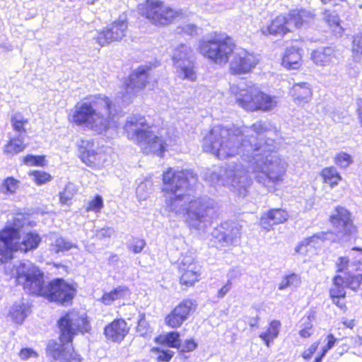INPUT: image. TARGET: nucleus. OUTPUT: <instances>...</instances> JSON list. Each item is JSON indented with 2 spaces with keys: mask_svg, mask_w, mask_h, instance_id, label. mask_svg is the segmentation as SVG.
Listing matches in <instances>:
<instances>
[{
  "mask_svg": "<svg viewBox=\"0 0 362 362\" xmlns=\"http://www.w3.org/2000/svg\"><path fill=\"white\" fill-rule=\"evenodd\" d=\"M288 218L286 211L281 209H273L264 213L260 219V225L267 230H269L274 225L285 222Z\"/></svg>",
  "mask_w": 362,
  "mask_h": 362,
  "instance_id": "26",
  "label": "nucleus"
},
{
  "mask_svg": "<svg viewBox=\"0 0 362 362\" xmlns=\"http://www.w3.org/2000/svg\"><path fill=\"white\" fill-rule=\"evenodd\" d=\"M129 290L126 287L119 286L110 293H105L103 296V302L106 305L111 304L113 301L124 298L129 296Z\"/></svg>",
  "mask_w": 362,
  "mask_h": 362,
  "instance_id": "37",
  "label": "nucleus"
},
{
  "mask_svg": "<svg viewBox=\"0 0 362 362\" xmlns=\"http://www.w3.org/2000/svg\"><path fill=\"white\" fill-rule=\"evenodd\" d=\"M147 187H148V182H146L140 183L139 185V186L137 187L136 194L140 199H146V197L148 194V192L146 191V189H147Z\"/></svg>",
  "mask_w": 362,
  "mask_h": 362,
  "instance_id": "56",
  "label": "nucleus"
},
{
  "mask_svg": "<svg viewBox=\"0 0 362 362\" xmlns=\"http://www.w3.org/2000/svg\"><path fill=\"white\" fill-rule=\"evenodd\" d=\"M281 327V322L278 320H273L270 322L267 332L262 333L259 337L264 341L267 347L269 346L271 341L277 337Z\"/></svg>",
  "mask_w": 362,
  "mask_h": 362,
  "instance_id": "36",
  "label": "nucleus"
},
{
  "mask_svg": "<svg viewBox=\"0 0 362 362\" xmlns=\"http://www.w3.org/2000/svg\"><path fill=\"white\" fill-rule=\"evenodd\" d=\"M301 64V54L294 47L287 48L282 58V65L288 69H297Z\"/></svg>",
  "mask_w": 362,
  "mask_h": 362,
  "instance_id": "29",
  "label": "nucleus"
},
{
  "mask_svg": "<svg viewBox=\"0 0 362 362\" xmlns=\"http://www.w3.org/2000/svg\"><path fill=\"white\" fill-rule=\"evenodd\" d=\"M60 331L59 342L49 341L47 346V354L52 362H80L73 356L72 340L79 332H88V322L83 315L72 310L58 321Z\"/></svg>",
  "mask_w": 362,
  "mask_h": 362,
  "instance_id": "4",
  "label": "nucleus"
},
{
  "mask_svg": "<svg viewBox=\"0 0 362 362\" xmlns=\"http://www.w3.org/2000/svg\"><path fill=\"white\" fill-rule=\"evenodd\" d=\"M28 123V119H25L21 113L16 112L11 117V124L15 131L23 133L25 132L24 128L25 124Z\"/></svg>",
  "mask_w": 362,
  "mask_h": 362,
  "instance_id": "43",
  "label": "nucleus"
},
{
  "mask_svg": "<svg viewBox=\"0 0 362 362\" xmlns=\"http://www.w3.org/2000/svg\"><path fill=\"white\" fill-rule=\"evenodd\" d=\"M92 158H93V160L92 159V166L94 165L99 168L107 160V153L103 149L95 153L92 152Z\"/></svg>",
  "mask_w": 362,
  "mask_h": 362,
  "instance_id": "49",
  "label": "nucleus"
},
{
  "mask_svg": "<svg viewBox=\"0 0 362 362\" xmlns=\"http://www.w3.org/2000/svg\"><path fill=\"white\" fill-rule=\"evenodd\" d=\"M179 273L180 284L191 286L199 281L201 267L195 262L194 257L185 256L179 263Z\"/></svg>",
  "mask_w": 362,
  "mask_h": 362,
  "instance_id": "21",
  "label": "nucleus"
},
{
  "mask_svg": "<svg viewBox=\"0 0 362 362\" xmlns=\"http://www.w3.org/2000/svg\"><path fill=\"white\" fill-rule=\"evenodd\" d=\"M29 175L33 177V181L38 185H43L52 180V176L41 170H33L29 173Z\"/></svg>",
  "mask_w": 362,
  "mask_h": 362,
  "instance_id": "44",
  "label": "nucleus"
},
{
  "mask_svg": "<svg viewBox=\"0 0 362 362\" xmlns=\"http://www.w3.org/2000/svg\"><path fill=\"white\" fill-rule=\"evenodd\" d=\"M76 192V188L73 183H68L64 190L59 192V202L62 205H70Z\"/></svg>",
  "mask_w": 362,
  "mask_h": 362,
  "instance_id": "39",
  "label": "nucleus"
},
{
  "mask_svg": "<svg viewBox=\"0 0 362 362\" xmlns=\"http://www.w3.org/2000/svg\"><path fill=\"white\" fill-rule=\"evenodd\" d=\"M78 156L87 166L90 165V143L87 140H81L78 144Z\"/></svg>",
  "mask_w": 362,
  "mask_h": 362,
  "instance_id": "38",
  "label": "nucleus"
},
{
  "mask_svg": "<svg viewBox=\"0 0 362 362\" xmlns=\"http://www.w3.org/2000/svg\"><path fill=\"white\" fill-rule=\"evenodd\" d=\"M197 346V343L193 339H187L186 340L184 344L181 346L180 345V353L183 355V357L185 358H187V356H185L184 355L186 352H191L194 351Z\"/></svg>",
  "mask_w": 362,
  "mask_h": 362,
  "instance_id": "50",
  "label": "nucleus"
},
{
  "mask_svg": "<svg viewBox=\"0 0 362 362\" xmlns=\"http://www.w3.org/2000/svg\"><path fill=\"white\" fill-rule=\"evenodd\" d=\"M333 234L331 232H319L313 236L302 240L296 246L295 250L297 253H304L308 251V247L320 248L326 240H334Z\"/></svg>",
  "mask_w": 362,
  "mask_h": 362,
  "instance_id": "22",
  "label": "nucleus"
},
{
  "mask_svg": "<svg viewBox=\"0 0 362 362\" xmlns=\"http://www.w3.org/2000/svg\"><path fill=\"white\" fill-rule=\"evenodd\" d=\"M151 329L145 319H141L137 325V332L142 337L147 336L151 332Z\"/></svg>",
  "mask_w": 362,
  "mask_h": 362,
  "instance_id": "52",
  "label": "nucleus"
},
{
  "mask_svg": "<svg viewBox=\"0 0 362 362\" xmlns=\"http://www.w3.org/2000/svg\"><path fill=\"white\" fill-rule=\"evenodd\" d=\"M318 347V343L315 342L308 349H306L303 354V357L305 359H309L311 358L313 354L316 351Z\"/></svg>",
  "mask_w": 362,
  "mask_h": 362,
  "instance_id": "60",
  "label": "nucleus"
},
{
  "mask_svg": "<svg viewBox=\"0 0 362 362\" xmlns=\"http://www.w3.org/2000/svg\"><path fill=\"white\" fill-rule=\"evenodd\" d=\"M352 52L354 57L360 58L362 55V30L353 37Z\"/></svg>",
  "mask_w": 362,
  "mask_h": 362,
  "instance_id": "45",
  "label": "nucleus"
},
{
  "mask_svg": "<svg viewBox=\"0 0 362 362\" xmlns=\"http://www.w3.org/2000/svg\"><path fill=\"white\" fill-rule=\"evenodd\" d=\"M196 307V304L190 299L182 300L165 317V324L172 328L180 327L195 311Z\"/></svg>",
  "mask_w": 362,
  "mask_h": 362,
  "instance_id": "20",
  "label": "nucleus"
},
{
  "mask_svg": "<svg viewBox=\"0 0 362 362\" xmlns=\"http://www.w3.org/2000/svg\"><path fill=\"white\" fill-rule=\"evenodd\" d=\"M314 21V15L306 10H293L287 16L280 15L267 25L261 28V32L264 35H285L291 32L294 28L308 25Z\"/></svg>",
  "mask_w": 362,
  "mask_h": 362,
  "instance_id": "9",
  "label": "nucleus"
},
{
  "mask_svg": "<svg viewBox=\"0 0 362 362\" xmlns=\"http://www.w3.org/2000/svg\"><path fill=\"white\" fill-rule=\"evenodd\" d=\"M205 178L211 185L228 187L238 196L243 197L247 194L251 184L248 170L243 164L236 163L209 169L205 173Z\"/></svg>",
  "mask_w": 362,
  "mask_h": 362,
  "instance_id": "6",
  "label": "nucleus"
},
{
  "mask_svg": "<svg viewBox=\"0 0 362 362\" xmlns=\"http://www.w3.org/2000/svg\"><path fill=\"white\" fill-rule=\"evenodd\" d=\"M115 233V230L111 227L103 228L95 231V236L99 239L110 238Z\"/></svg>",
  "mask_w": 362,
  "mask_h": 362,
  "instance_id": "54",
  "label": "nucleus"
},
{
  "mask_svg": "<svg viewBox=\"0 0 362 362\" xmlns=\"http://www.w3.org/2000/svg\"><path fill=\"white\" fill-rule=\"evenodd\" d=\"M241 227L238 224H221L211 233L212 245L217 248L235 246L240 243Z\"/></svg>",
  "mask_w": 362,
  "mask_h": 362,
  "instance_id": "15",
  "label": "nucleus"
},
{
  "mask_svg": "<svg viewBox=\"0 0 362 362\" xmlns=\"http://www.w3.org/2000/svg\"><path fill=\"white\" fill-rule=\"evenodd\" d=\"M241 227L238 224H221L211 233L212 245L217 248L235 246L240 243Z\"/></svg>",
  "mask_w": 362,
  "mask_h": 362,
  "instance_id": "14",
  "label": "nucleus"
},
{
  "mask_svg": "<svg viewBox=\"0 0 362 362\" xmlns=\"http://www.w3.org/2000/svg\"><path fill=\"white\" fill-rule=\"evenodd\" d=\"M15 275L18 284L30 294L45 296L62 304L72 300L76 289L62 279H56L45 285L44 274L37 267L27 261L15 266Z\"/></svg>",
  "mask_w": 362,
  "mask_h": 362,
  "instance_id": "3",
  "label": "nucleus"
},
{
  "mask_svg": "<svg viewBox=\"0 0 362 362\" xmlns=\"http://www.w3.org/2000/svg\"><path fill=\"white\" fill-rule=\"evenodd\" d=\"M358 267L359 269L357 272L347 274L346 285L354 291L358 288L362 284V269L361 265Z\"/></svg>",
  "mask_w": 362,
  "mask_h": 362,
  "instance_id": "40",
  "label": "nucleus"
},
{
  "mask_svg": "<svg viewBox=\"0 0 362 362\" xmlns=\"http://www.w3.org/2000/svg\"><path fill=\"white\" fill-rule=\"evenodd\" d=\"M25 165L30 166H44L45 157L42 156L28 155L23 158Z\"/></svg>",
  "mask_w": 362,
  "mask_h": 362,
  "instance_id": "48",
  "label": "nucleus"
},
{
  "mask_svg": "<svg viewBox=\"0 0 362 362\" xmlns=\"http://www.w3.org/2000/svg\"><path fill=\"white\" fill-rule=\"evenodd\" d=\"M290 95L298 105H303L310 101L313 95L311 86L306 82L296 83L290 90Z\"/></svg>",
  "mask_w": 362,
  "mask_h": 362,
  "instance_id": "27",
  "label": "nucleus"
},
{
  "mask_svg": "<svg viewBox=\"0 0 362 362\" xmlns=\"http://www.w3.org/2000/svg\"><path fill=\"white\" fill-rule=\"evenodd\" d=\"M92 131L102 134L110 127L118 126V116L105 96L92 95Z\"/></svg>",
  "mask_w": 362,
  "mask_h": 362,
  "instance_id": "11",
  "label": "nucleus"
},
{
  "mask_svg": "<svg viewBox=\"0 0 362 362\" xmlns=\"http://www.w3.org/2000/svg\"><path fill=\"white\" fill-rule=\"evenodd\" d=\"M346 278L347 274H344V276L337 275L334 278L333 284L334 285H338V286H341L345 288L347 286L346 285Z\"/></svg>",
  "mask_w": 362,
  "mask_h": 362,
  "instance_id": "61",
  "label": "nucleus"
},
{
  "mask_svg": "<svg viewBox=\"0 0 362 362\" xmlns=\"http://www.w3.org/2000/svg\"><path fill=\"white\" fill-rule=\"evenodd\" d=\"M334 162L340 168H346L352 163L353 160L349 154L340 152L335 156Z\"/></svg>",
  "mask_w": 362,
  "mask_h": 362,
  "instance_id": "47",
  "label": "nucleus"
},
{
  "mask_svg": "<svg viewBox=\"0 0 362 362\" xmlns=\"http://www.w3.org/2000/svg\"><path fill=\"white\" fill-rule=\"evenodd\" d=\"M127 28L126 16H120L117 21L112 22L105 30L99 32L95 39L101 47L114 41H119L125 36Z\"/></svg>",
  "mask_w": 362,
  "mask_h": 362,
  "instance_id": "18",
  "label": "nucleus"
},
{
  "mask_svg": "<svg viewBox=\"0 0 362 362\" xmlns=\"http://www.w3.org/2000/svg\"><path fill=\"white\" fill-rule=\"evenodd\" d=\"M178 33H185L189 35H193L197 33V27L194 25V24H185L182 26H180L177 28Z\"/></svg>",
  "mask_w": 362,
  "mask_h": 362,
  "instance_id": "55",
  "label": "nucleus"
},
{
  "mask_svg": "<svg viewBox=\"0 0 362 362\" xmlns=\"http://www.w3.org/2000/svg\"><path fill=\"white\" fill-rule=\"evenodd\" d=\"M322 13V20L328 25L334 34L337 36H341L344 29L340 25V19L336 11L324 9Z\"/></svg>",
  "mask_w": 362,
  "mask_h": 362,
  "instance_id": "30",
  "label": "nucleus"
},
{
  "mask_svg": "<svg viewBox=\"0 0 362 362\" xmlns=\"http://www.w3.org/2000/svg\"><path fill=\"white\" fill-rule=\"evenodd\" d=\"M48 240L49 250L55 253L64 252L74 247L71 242L57 234H51Z\"/></svg>",
  "mask_w": 362,
  "mask_h": 362,
  "instance_id": "31",
  "label": "nucleus"
},
{
  "mask_svg": "<svg viewBox=\"0 0 362 362\" xmlns=\"http://www.w3.org/2000/svg\"><path fill=\"white\" fill-rule=\"evenodd\" d=\"M104 206L103 199L101 196L96 195L92 199V211L95 213H100Z\"/></svg>",
  "mask_w": 362,
  "mask_h": 362,
  "instance_id": "53",
  "label": "nucleus"
},
{
  "mask_svg": "<svg viewBox=\"0 0 362 362\" xmlns=\"http://www.w3.org/2000/svg\"><path fill=\"white\" fill-rule=\"evenodd\" d=\"M124 129L128 139L137 144L144 153L161 156L165 151L166 141L150 130L144 117L139 115L129 117Z\"/></svg>",
  "mask_w": 362,
  "mask_h": 362,
  "instance_id": "8",
  "label": "nucleus"
},
{
  "mask_svg": "<svg viewBox=\"0 0 362 362\" xmlns=\"http://www.w3.org/2000/svg\"><path fill=\"white\" fill-rule=\"evenodd\" d=\"M329 221L339 237L355 232L351 213L344 206H337L329 216Z\"/></svg>",
  "mask_w": 362,
  "mask_h": 362,
  "instance_id": "19",
  "label": "nucleus"
},
{
  "mask_svg": "<svg viewBox=\"0 0 362 362\" xmlns=\"http://www.w3.org/2000/svg\"><path fill=\"white\" fill-rule=\"evenodd\" d=\"M232 283L230 280L227 281V283L223 286L218 291L217 297L219 298H223L231 289Z\"/></svg>",
  "mask_w": 362,
  "mask_h": 362,
  "instance_id": "59",
  "label": "nucleus"
},
{
  "mask_svg": "<svg viewBox=\"0 0 362 362\" xmlns=\"http://www.w3.org/2000/svg\"><path fill=\"white\" fill-rule=\"evenodd\" d=\"M141 15L145 16L156 25H165L174 20L182 18L181 11H175L159 0H146L139 6Z\"/></svg>",
  "mask_w": 362,
  "mask_h": 362,
  "instance_id": "12",
  "label": "nucleus"
},
{
  "mask_svg": "<svg viewBox=\"0 0 362 362\" xmlns=\"http://www.w3.org/2000/svg\"><path fill=\"white\" fill-rule=\"evenodd\" d=\"M173 61L177 73L180 77L189 81L197 78L194 70L193 50L186 44H180L173 54Z\"/></svg>",
  "mask_w": 362,
  "mask_h": 362,
  "instance_id": "13",
  "label": "nucleus"
},
{
  "mask_svg": "<svg viewBox=\"0 0 362 362\" xmlns=\"http://www.w3.org/2000/svg\"><path fill=\"white\" fill-rule=\"evenodd\" d=\"M153 350L158 352V355L157 357V360L158 361L168 362L171 360L174 354V352L170 350L160 351L158 348H154Z\"/></svg>",
  "mask_w": 362,
  "mask_h": 362,
  "instance_id": "51",
  "label": "nucleus"
},
{
  "mask_svg": "<svg viewBox=\"0 0 362 362\" xmlns=\"http://www.w3.org/2000/svg\"><path fill=\"white\" fill-rule=\"evenodd\" d=\"M338 272H344V274H349L353 272H357L359 267L354 264H349V260L346 257H339L337 262Z\"/></svg>",
  "mask_w": 362,
  "mask_h": 362,
  "instance_id": "42",
  "label": "nucleus"
},
{
  "mask_svg": "<svg viewBox=\"0 0 362 362\" xmlns=\"http://www.w3.org/2000/svg\"><path fill=\"white\" fill-rule=\"evenodd\" d=\"M327 344L322 349L323 355H325L327 354V352L328 351V350L331 349L334 346V344L337 340L332 334H329L327 336Z\"/></svg>",
  "mask_w": 362,
  "mask_h": 362,
  "instance_id": "62",
  "label": "nucleus"
},
{
  "mask_svg": "<svg viewBox=\"0 0 362 362\" xmlns=\"http://www.w3.org/2000/svg\"><path fill=\"white\" fill-rule=\"evenodd\" d=\"M25 148L24 144V136L19 135L17 137L12 138L4 147V153L14 155L23 151Z\"/></svg>",
  "mask_w": 362,
  "mask_h": 362,
  "instance_id": "34",
  "label": "nucleus"
},
{
  "mask_svg": "<svg viewBox=\"0 0 362 362\" xmlns=\"http://www.w3.org/2000/svg\"><path fill=\"white\" fill-rule=\"evenodd\" d=\"M19 356L22 360H27L31 357H37V354L31 349H23L20 351Z\"/></svg>",
  "mask_w": 362,
  "mask_h": 362,
  "instance_id": "58",
  "label": "nucleus"
},
{
  "mask_svg": "<svg viewBox=\"0 0 362 362\" xmlns=\"http://www.w3.org/2000/svg\"><path fill=\"white\" fill-rule=\"evenodd\" d=\"M259 59L253 54L243 48L234 49L229 63L230 71L233 74H246L250 73L257 64Z\"/></svg>",
  "mask_w": 362,
  "mask_h": 362,
  "instance_id": "16",
  "label": "nucleus"
},
{
  "mask_svg": "<svg viewBox=\"0 0 362 362\" xmlns=\"http://www.w3.org/2000/svg\"><path fill=\"white\" fill-rule=\"evenodd\" d=\"M156 341L170 347L179 348L180 346V334L177 332H170L165 334H160L156 339Z\"/></svg>",
  "mask_w": 362,
  "mask_h": 362,
  "instance_id": "35",
  "label": "nucleus"
},
{
  "mask_svg": "<svg viewBox=\"0 0 362 362\" xmlns=\"http://www.w3.org/2000/svg\"><path fill=\"white\" fill-rule=\"evenodd\" d=\"M230 90L235 103L243 109L250 111L269 112L278 105V98L264 93L252 82L233 84Z\"/></svg>",
  "mask_w": 362,
  "mask_h": 362,
  "instance_id": "7",
  "label": "nucleus"
},
{
  "mask_svg": "<svg viewBox=\"0 0 362 362\" xmlns=\"http://www.w3.org/2000/svg\"><path fill=\"white\" fill-rule=\"evenodd\" d=\"M148 71V66H139L129 76L124 83V92L122 95L124 103H129L137 93L146 86Z\"/></svg>",
  "mask_w": 362,
  "mask_h": 362,
  "instance_id": "17",
  "label": "nucleus"
},
{
  "mask_svg": "<svg viewBox=\"0 0 362 362\" xmlns=\"http://www.w3.org/2000/svg\"><path fill=\"white\" fill-rule=\"evenodd\" d=\"M127 247L134 253H139L146 246V242L144 239L139 238H132L127 243Z\"/></svg>",
  "mask_w": 362,
  "mask_h": 362,
  "instance_id": "46",
  "label": "nucleus"
},
{
  "mask_svg": "<svg viewBox=\"0 0 362 362\" xmlns=\"http://www.w3.org/2000/svg\"><path fill=\"white\" fill-rule=\"evenodd\" d=\"M30 305L20 300L13 303L9 310L8 316L16 324H22L30 313Z\"/></svg>",
  "mask_w": 362,
  "mask_h": 362,
  "instance_id": "28",
  "label": "nucleus"
},
{
  "mask_svg": "<svg viewBox=\"0 0 362 362\" xmlns=\"http://www.w3.org/2000/svg\"><path fill=\"white\" fill-rule=\"evenodd\" d=\"M197 177L191 170L169 168L163 173L162 191L168 211L185 218L189 227L204 231L216 213L215 202L206 197L191 194Z\"/></svg>",
  "mask_w": 362,
  "mask_h": 362,
  "instance_id": "2",
  "label": "nucleus"
},
{
  "mask_svg": "<svg viewBox=\"0 0 362 362\" xmlns=\"http://www.w3.org/2000/svg\"><path fill=\"white\" fill-rule=\"evenodd\" d=\"M90 119V100L86 99L78 103L72 113L69 115V120L78 126H88Z\"/></svg>",
  "mask_w": 362,
  "mask_h": 362,
  "instance_id": "23",
  "label": "nucleus"
},
{
  "mask_svg": "<svg viewBox=\"0 0 362 362\" xmlns=\"http://www.w3.org/2000/svg\"><path fill=\"white\" fill-rule=\"evenodd\" d=\"M299 334H300V337H302L303 338H308L312 334V329L303 327L300 330Z\"/></svg>",
  "mask_w": 362,
  "mask_h": 362,
  "instance_id": "64",
  "label": "nucleus"
},
{
  "mask_svg": "<svg viewBox=\"0 0 362 362\" xmlns=\"http://www.w3.org/2000/svg\"><path fill=\"white\" fill-rule=\"evenodd\" d=\"M267 122H257L252 127L227 128L215 126L204 137L202 148L223 160L240 156L247 161L255 180L267 188L283 182L287 163L275 151L274 141L262 136L271 128Z\"/></svg>",
  "mask_w": 362,
  "mask_h": 362,
  "instance_id": "1",
  "label": "nucleus"
},
{
  "mask_svg": "<svg viewBox=\"0 0 362 362\" xmlns=\"http://www.w3.org/2000/svg\"><path fill=\"white\" fill-rule=\"evenodd\" d=\"M234 49L232 39L221 34H215L210 39L200 40L198 46L202 55L220 65H224L228 62L229 56Z\"/></svg>",
  "mask_w": 362,
  "mask_h": 362,
  "instance_id": "10",
  "label": "nucleus"
},
{
  "mask_svg": "<svg viewBox=\"0 0 362 362\" xmlns=\"http://www.w3.org/2000/svg\"><path fill=\"white\" fill-rule=\"evenodd\" d=\"M300 284V278L298 274H291L285 276L279 284V290H284L288 287H298Z\"/></svg>",
  "mask_w": 362,
  "mask_h": 362,
  "instance_id": "41",
  "label": "nucleus"
},
{
  "mask_svg": "<svg viewBox=\"0 0 362 362\" xmlns=\"http://www.w3.org/2000/svg\"><path fill=\"white\" fill-rule=\"evenodd\" d=\"M320 176L323 182L329 185L332 188L338 185L341 180V176L334 167H327L322 170Z\"/></svg>",
  "mask_w": 362,
  "mask_h": 362,
  "instance_id": "32",
  "label": "nucleus"
},
{
  "mask_svg": "<svg viewBox=\"0 0 362 362\" xmlns=\"http://www.w3.org/2000/svg\"><path fill=\"white\" fill-rule=\"evenodd\" d=\"M25 220L23 218H14L12 224L6 226L0 231V262L3 263L12 259L13 252L21 251L27 252L35 250L41 238L34 232L26 233L20 241V229L23 227Z\"/></svg>",
  "mask_w": 362,
  "mask_h": 362,
  "instance_id": "5",
  "label": "nucleus"
},
{
  "mask_svg": "<svg viewBox=\"0 0 362 362\" xmlns=\"http://www.w3.org/2000/svg\"><path fill=\"white\" fill-rule=\"evenodd\" d=\"M329 293L331 298L345 297L346 295L344 288L338 286V285H334V284Z\"/></svg>",
  "mask_w": 362,
  "mask_h": 362,
  "instance_id": "57",
  "label": "nucleus"
},
{
  "mask_svg": "<svg viewBox=\"0 0 362 362\" xmlns=\"http://www.w3.org/2000/svg\"><path fill=\"white\" fill-rule=\"evenodd\" d=\"M356 114L358 122L362 127V99H358L356 101Z\"/></svg>",
  "mask_w": 362,
  "mask_h": 362,
  "instance_id": "63",
  "label": "nucleus"
},
{
  "mask_svg": "<svg viewBox=\"0 0 362 362\" xmlns=\"http://www.w3.org/2000/svg\"><path fill=\"white\" fill-rule=\"evenodd\" d=\"M128 332L129 327L122 319L115 320L105 328L106 337L115 342L122 341Z\"/></svg>",
  "mask_w": 362,
  "mask_h": 362,
  "instance_id": "25",
  "label": "nucleus"
},
{
  "mask_svg": "<svg viewBox=\"0 0 362 362\" xmlns=\"http://www.w3.org/2000/svg\"><path fill=\"white\" fill-rule=\"evenodd\" d=\"M21 182L13 177H6L0 184V193L11 196L14 195L20 187Z\"/></svg>",
  "mask_w": 362,
  "mask_h": 362,
  "instance_id": "33",
  "label": "nucleus"
},
{
  "mask_svg": "<svg viewBox=\"0 0 362 362\" xmlns=\"http://www.w3.org/2000/svg\"><path fill=\"white\" fill-rule=\"evenodd\" d=\"M340 55L338 50L333 47H321L314 50L311 54V59L318 66H329L339 58Z\"/></svg>",
  "mask_w": 362,
  "mask_h": 362,
  "instance_id": "24",
  "label": "nucleus"
}]
</instances>
